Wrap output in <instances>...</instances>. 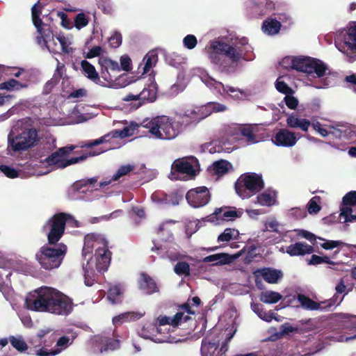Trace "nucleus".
Instances as JSON below:
<instances>
[{"label": "nucleus", "instance_id": "obj_14", "mask_svg": "<svg viewBox=\"0 0 356 356\" xmlns=\"http://www.w3.org/2000/svg\"><path fill=\"white\" fill-rule=\"evenodd\" d=\"M112 252L108 249V242L102 246H97L95 250V258L96 268L98 272L104 273L108 270L111 264Z\"/></svg>", "mask_w": 356, "mask_h": 356}, {"label": "nucleus", "instance_id": "obj_50", "mask_svg": "<svg viewBox=\"0 0 356 356\" xmlns=\"http://www.w3.org/2000/svg\"><path fill=\"white\" fill-rule=\"evenodd\" d=\"M204 108H207V110L209 111V115L213 112H222L227 109L226 106L216 102H209L204 105Z\"/></svg>", "mask_w": 356, "mask_h": 356}, {"label": "nucleus", "instance_id": "obj_1", "mask_svg": "<svg viewBox=\"0 0 356 356\" xmlns=\"http://www.w3.org/2000/svg\"><path fill=\"white\" fill-rule=\"evenodd\" d=\"M72 218L67 213H57L43 225L42 232L47 233V243L41 246L35 253V260L40 267L46 270L58 268L66 255L67 248L58 241L63 237L66 222Z\"/></svg>", "mask_w": 356, "mask_h": 356}, {"label": "nucleus", "instance_id": "obj_55", "mask_svg": "<svg viewBox=\"0 0 356 356\" xmlns=\"http://www.w3.org/2000/svg\"><path fill=\"white\" fill-rule=\"evenodd\" d=\"M122 37L118 32H115L108 39L109 44L113 48H117L122 44Z\"/></svg>", "mask_w": 356, "mask_h": 356}, {"label": "nucleus", "instance_id": "obj_48", "mask_svg": "<svg viewBox=\"0 0 356 356\" xmlns=\"http://www.w3.org/2000/svg\"><path fill=\"white\" fill-rule=\"evenodd\" d=\"M275 88L278 92L287 95H293V90L289 87L284 81H281V77H279L275 81Z\"/></svg>", "mask_w": 356, "mask_h": 356}, {"label": "nucleus", "instance_id": "obj_53", "mask_svg": "<svg viewBox=\"0 0 356 356\" xmlns=\"http://www.w3.org/2000/svg\"><path fill=\"white\" fill-rule=\"evenodd\" d=\"M183 43L186 48L188 49H193L196 47L197 40L194 35L189 34L184 37Z\"/></svg>", "mask_w": 356, "mask_h": 356}, {"label": "nucleus", "instance_id": "obj_54", "mask_svg": "<svg viewBox=\"0 0 356 356\" xmlns=\"http://www.w3.org/2000/svg\"><path fill=\"white\" fill-rule=\"evenodd\" d=\"M319 198L320 197L317 196L314 197L308 202L307 209L309 213H317L321 210V207L316 202V200Z\"/></svg>", "mask_w": 356, "mask_h": 356}, {"label": "nucleus", "instance_id": "obj_28", "mask_svg": "<svg viewBox=\"0 0 356 356\" xmlns=\"http://www.w3.org/2000/svg\"><path fill=\"white\" fill-rule=\"evenodd\" d=\"M298 300L304 309L309 310L323 309L321 303L315 302L305 295L299 294L298 296Z\"/></svg>", "mask_w": 356, "mask_h": 356}, {"label": "nucleus", "instance_id": "obj_40", "mask_svg": "<svg viewBox=\"0 0 356 356\" xmlns=\"http://www.w3.org/2000/svg\"><path fill=\"white\" fill-rule=\"evenodd\" d=\"M9 341L11 345L19 352H24L28 349V345L22 337L10 336Z\"/></svg>", "mask_w": 356, "mask_h": 356}, {"label": "nucleus", "instance_id": "obj_56", "mask_svg": "<svg viewBox=\"0 0 356 356\" xmlns=\"http://www.w3.org/2000/svg\"><path fill=\"white\" fill-rule=\"evenodd\" d=\"M0 170L9 178H15L18 177V172L15 169L6 165H0Z\"/></svg>", "mask_w": 356, "mask_h": 356}, {"label": "nucleus", "instance_id": "obj_21", "mask_svg": "<svg viewBox=\"0 0 356 356\" xmlns=\"http://www.w3.org/2000/svg\"><path fill=\"white\" fill-rule=\"evenodd\" d=\"M314 252V248L305 242H296L286 248V252L291 257L304 256Z\"/></svg>", "mask_w": 356, "mask_h": 356}, {"label": "nucleus", "instance_id": "obj_19", "mask_svg": "<svg viewBox=\"0 0 356 356\" xmlns=\"http://www.w3.org/2000/svg\"><path fill=\"white\" fill-rule=\"evenodd\" d=\"M98 63L101 67V74L106 81H112L114 76L111 75L109 70L113 72H119L120 67L117 61L106 57H100Z\"/></svg>", "mask_w": 356, "mask_h": 356}, {"label": "nucleus", "instance_id": "obj_17", "mask_svg": "<svg viewBox=\"0 0 356 356\" xmlns=\"http://www.w3.org/2000/svg\"><path fill=\"white\" fill-rule=\"evenodd\" d=\"M343 207L341 209V215L345 217L346 222L356 220V215L353 214L351 206H356V191H352L347 193L343 197Z\"/></svg>", "mask_w": 356, "mask_h": 356}, {"label": "nucleus", "instance_id": "obj_24", "mask_svg": "<svg viewBox=\"0 0 356 356\" xmlns=\"http://www.w3.org/2000/svg\"><path fill=\"white\" fill-rule=\"evenodd\" d=\"M203 262H215L213 266L228 264L232 262V257L227 253H218L205 257Z\"/></svg>", "mask_w": 356, "mask_h": 356}, {"label": "nucleus", "instance_id": "obj_36", "mask_svg": "<svg viewBox=\"0 0 356 356\" xmlns=\"http://www.w3.org/2000/svg\"><path fill=\"white\" fill-rule=\"evenodd\" d=\"M239 232L237 229L233 228H226L224 232L218 237V242H229L232 240L237 239Z\"/></svg>", "mask_w": 356, "mask_h": 356}, {"label": "nucleus", "instance_id": "obj_5", "mask_svg": "<svg viewBox=\"0 0 356 356\" xmlns=\"http://www.w3.org/2000/svg\"><path fill=\"white\" fill-rule=\"evenodd\" d=\"M75 148L76 146L73 145L60 147L56 151L48 155L43 161H41V163L44 164L45 163L49 167H54L56 169H63L69 165L86 160L88 156L98 155L106 151L102 150L99 152H90L88 154H82L80 156L73 157L68 159V156L75 149Z\"/></svg>", "mask_w": 356, "mask_h": 356}, {"label": "nucleus", "instance_id": "obj_34", "mask_svg": "<svg viewBox=\"0 0 356 356\" xmlns=\"http://www.w3.org/2000/svg\"><path fill=\"white\" fill-rule=\"evenodd\" d=\"M282 296L277 292L267 291L262 292L260 296V300L266 304H273L279 302Z\"/></svg>", "mask_w": 356, "mask_h": 356}, {"label": "nucleus", "instance_id": "obj_31", "mask_svg": "<svg viewBox=\"0 0 356 356\" xmlns=\"http://www.w3.org/2000/svg\"><path fill=\"white\" fill-rule=\"evenodd\" d=\"M261 275L265 281L268 283H277L278 280L282 277L281 272L270 268H264L261 270Z\"/></svg>", "mask_w": 356, "mask_h": 356}, {"label": "nucleus", "instance_id": "obj_23", "mask_svg": "<svg viewBox=\"0 0 356 356\" xmlns=\"http://www.w3.org/2000/svg\"><path fill=\"white\" fill-rule=\"evenodd\" d=\"M157 89L155 84H149L140 92V99L143 103H139L138 106H141L145 102H153L156 99Z\"/></svg>", "mask_w": 356, "mask_h": 356}, {"label": "nucleus", "instance_id": "obj_20", "mask_svg": "<svg viewBox=\"0 0 356 356\" xmlns=\"http://www.w3.org/2000/svg\"><path fill=\"white\" fill-rule=\"evenodd\" d=\"M138 284L139 289L146 295H152L159 291L155 280L147 273L140 274Z\"/></svg>", "mask_w": 356, "mask_h": 356}, {"label": "nucleus", "instance_id": "obj_25", "mask_svg": "<svg viewBox=\"0 0 356 356\" xmlns=\"http://www.w3.org/2000/svg\"><path fill=\"white\" fill-rule=\"evenodd\" d=\"M281 23L276 19L268 18L263 22L262 29L268 35H275L279 33Z\"/></svg>", "mask_w": 356, "mask_h": 356}, {"label": "nucleus", "instance_id": "obj_62", "mask_svg": "<svg viewBox=\"0 0 356 356\" xmlns=\"http://www.w3.org/2000/svg\"><path fill=\"white\" fill-rule=\"evenodd\" d=\"M56 39L60 44L62 51L65 53H70L71 48L69 47L67 39L63 35L57 36Z\"/></svg>", "mask_w": 356, "mask_h": 356}, {"label": "nucleus", "instance_id": "obj_41", "mask_svg": "<svg viewBox=\"0 0 356 356\" xmlns=\"http://www.w3.org/2000/svg\"><path fill=\"white\" fill-rule=\"evenodd\" d=\"M175 273L178 275H190V266L186 261H178L174 267Z\"/></svg>", "mask_w": 356, "mask_h": 356}, {"label": "nucleus", "instance_id": "obj_7", "mask_svg": "<svg viewBox=\"0 0 356 356\" xmlns=\"http://www.w3.org/2000/svg\"><path fill=\"white\" fill-rule=\"evenodd\" d=\"M264 188V182L261 175L247 172L241 175L234 184L236 193L242 199L249 198Z\"/></svg>", "mask_w": 356, "mask_h": 356}, {"label": "nucleus", "instance_id": "obj_44", "mask_svg": "<svg viewBox=\"0 0 356 356\" xmlns=\"http://www.w3.org/2000/svg\"><path fill=\"white\" fill-rule=\"evenodd\" d=\"M323 263L334 265L335 262L330 260L327 256L321 257L316 254H312L310 259L308 261L309 265H318Z\"/></svg>", "mask_w": 356, "mask_h": 356}, {"label": "nucleus", "instance_id": "obj_9", "mask_svg": "<svg viewBox=\"0 0 356 356\" xmlns=\"http://www.w3.org/2000/svg\"><path fill=\"white\" fill-rule=\"evenodd\" d=\"M337 49L348 58V61L356 60V22H350L342 33V40L337 43Z\"/></svg>", "mask_w": 356, "mask_h": 356}, {"label": "nucleus", "instance_id": "obj_15", "mask_svg": "<svg viewBox=\"0 0 356 356\" xmlns=\"http://www.w3.org/2000/svg\"><path fill=\"white\" fill-rule=\"evenodd\" d=\"M134 134V130L129 127H125L122 130H115L111 133L105 134L98 139L86 143L82 147L91 148L94 146L99 145L102 143L110 141L111 138H124L129 137Z\"/></svg>", "mask_w": 356, "mask_h": 356}, {"label": "nucleus", "instance_id": "obj_16", "mask_svg": "<svg viewBox=\"0 0 356 356\" xmlns=\"http://www.w3.org/2000/svg\"><path fill=\"white\" fill-rule=\"evenodd\" d=\"M107 240L100 234L94 233L88 234L84 237V244L82 249V255L86 259L87 255L92 252V250L97 246H102Z\"/></svg>", "mask_w": 356, "mask_h": 356}, {"label": "nucleus", "instance_id": "obj_10", "mask_svg": "<svg viewBox=\"0 0 356 356\" xmlns=\"http://www.w3.org/2000/svg\"><path fill=\"white\" fill-rule=\"evenodd\" d=\"M200 170L198 159L195 156L184 157L175 160L172 165V170L195 177Z\"/></svg>", "mask_w": 356, "mask_h": 356}, {"label": "nucleus", "instance_id": "obj_18", "mask_svg": "<svg viewBox=\"0 0 356 356\" xmlns=\"http://www.w3.org/2000/svg\"><path fill=\"white\" fill-rule=\"evenodd\" d=\"M273 142L277 146L293 147L297 142L294 133L287 129H280L274 136Z\"/></svg>", "mask_w": 356, "mask_h": 356}, {"label": "nucleus", "instance_id": "obj_6", "mask_svg": "<svg viewBox=\"0 0 356 356\" xmlns=\"http://www.w3.org/2000/svg\"><path fill=\"white\" fill-rule=\"evenodd\" d=\"M39 141L38 132L35 128H25L19 133L12 130L8 136V148L22 153L36 146Z\"/></svg>", "mask_w": 356, "mask_h": 356}, {"label": "nucleus", "instance_id": "obj_29", "mask_svg": "<svg viewBox=\"0 0 356 356\" xmlns=\"http://www.w3.org/2000/svg\"><path fill=\"white\" fill-rule=\"evenodd\" d=\"M134 169V166L131 165H122L119 168L118 171L113 175L112 178L108 181H102L99 183V187L104 188L109 185L112 181H117L122 176L126 175Z\"/></svg>", "mask_w": 356, "mask_h": 356}, {"label": "nucleus", "instance_id": "obj_58", "mask_svg": "<svg viewBox=\"0 0 356 356\" xmlns=\"http://www.w3.org/2000/svg\"><path fill=\"white\" fill-rule=\"evenodd\" d=\"M11 263L10 261H4L2 265H0V268L3 270V271L0 270V277L3 279V277H6V278H9L11 275L12 272L10 271Z\"/></svg>", "mask_w": 356, "mask_h": 356}, {"label": "nucleus", "instance_id": "obj_11", "mask_svg": "<svg viewBox=\"0 0 356 356\" xmlns=\"http://www.w3.org/2000/svg\"><path fill=\"white\" fill-rule=\"evenodd\" d=\"M179 120L181 122V127L183 125H189L192 123H197L200 120L209 116V111L204 106H196L193 108H188L177 114Z\"/></svg>", "mask_w": 356, "mask_h": 356}, {"label": "nucleus", "instance_id": "obj_47", "mask_svg": "<svg viewBox=\"0 0 356 356\" xmlns=\"http://www.w3.org/2000/svg\"><path fill=\"white\" fill-rule=\"evenodd\" d=\"M139 318V316L137 314L134 312H126L122 314H120L118 316L113 318V321L114 324H118V323H122L124 321H128L131 320H135Z\"/></svg>", "mask_w": 356, "mask_h": 356}, {"label": "nucleus", "instance_id": "obj_42", "mask_svg": "<svg viewBox=\"0 0 356 356\" xmlns=\"http://www.w3.org/2000/svg\"><path fill=\"white\" fill-rule=\"evenodd\" d=\"M218 347V343L216 341H208L204 339L202 341L201 351L211 355L215 353Z\"/></svg>", "mask_w": 356, "mask_h": 356}, {"label": "nucleus", "instance_id": "obj_51", "mask_svg": "<svg viewBox=\"0 0 356 356\" xmlns=\"http://www.w3.org/2000/svg\"><path fill=\"white\" fill-rule=\"evenodd\" d=\"M241 135L246 138L248 143H255L257 142L251 127H243L241 130Z\"/></svg>", "mask_w": 356, "mask_h": 356}, {"label": "nucleus", "instance_id": "obj_49", "mask_svg": "<svg viewBox=\"0 0 356 356\" xmlns=\"http://www.w3.org/2000/svg\"><path fill=\"white\" fill-rule=\"evenodd\" d=\"M89 18L83 13L76 15L74 18V26L77 29H81L88 25Z\"/></svg>", "mask_w": 356, "mask_h": 356}, {"label": "nucleus", "instance_id": "obj_32", "mask_svg": "<svg viewBox=\"0 0 356 356\" xmlns=\"http://www.w3.org/2000/svg\"><path fill=\"white\" fill-rule=\"evenodd\" d=\"M257 202L261 206L271 207L276 202V194L274 193L272 195L268 192L261 193L257 195Z\"/></svg>", "mask_w": 356, "mask_h": 356}, {"label": "nucleus", "instance_id": "obj_35", "mask_svg": "<svg viewBox=\"0 0 356 356\" xmlns=\"http://www.w3.org/2000/svg\"><path fill=\"white\" fill-rule=\"evenodd\" d=\"M28 87V84L25 83H21L16 79H10L7 81L0 83V90H19L22 88H26Z\"/></svg>", "mask_w": 356, "mask_h": 356}, {"label": "nucleus", "instance_id": "obj_12", "mask_svg": "<svg viewBox=\"0 0 356 356\" xmlns=\"http://www.w3.org/2000/svg\"><path fill=\"white\" fill-rule=\"evenodd\" d=\"M188 203L194 208L205 206L211 200V193L206 186L189 190L186 195Z\"/></svg>", "mask_w": 356, "mask_h": 356}, {"label": "nucleus", "instance_id": "obj_60", "mask_svg": "<svg viewBox=\"0 0 356 356\" xmlns=\"http://www.w3.org/2000/svg\"><path fill=\"white\" fill-rule=\"evenodd\" d=\"M120 70L129 71L131 70V60L128 56H122L120 58Z\"/></svg>", "mask_w": 356, "mask_h": 356}, {"label": "nucleus", "instance_id": "obj_38", "mask_svg": "<svg viewBox=\"0 0 356 356\" xmlns=\"http://www.w3.org/2000/svg\"><path fill=\"white\" fill-rule=\"evenodd\" d=\"M158 60V55L154 51L148 52L143 58L145 62L144 73L148 72Z\"/></svg>", "mask_w": 356, "mask_h": 356}, {"label": "nucleus", "instance_id": "obj_13", "mask_svg": "<svg viewBox=\"0 0 356 356\" xmlns=\"http://www.w3.org/2000/svg\"><path fill=\"white\" fill-rule=\"evenodd\" d=\"M243 214V209L236 210V208L223 207L216 208L214 212L207 216L204 220L219 224L220 220H232L236 218H240Z\"/></svg>", "mask_w": 356, "mask_h": 356}, {"label": "nucleus", "instance_id": "obj_57", "mask_svg": "<svg viewBox=\"0 0 356 356\" xmlns=\"http://www.w3.org/2000/svg\"><path fill=\"white\" fill-rule=\"evenodd\" d=\"M58 83V78H51L46 82L43 87L42 94L49 95L52 91L53 88Z\"/></svg>", "mask_w": 356, "mask_h": 356}, {"label": "nucleus", "instance_id": "obj_46", "mask_svg": "<svg viewBox=\"0 0 356 356\" xmlns=\"http://www.w3.org/2000/svg\"><path fill=\"white\" fill-rule=\"evenodd\" d=\"M222 90L235 99H241L244 95V92L241 90L233 86L224 85L222 86Z\"/></svg>", "mask_w": 356, "mask_h": 356}, {"label": "nucleus", "instance_id": "obj_30", "mask_svg": "<svg viewBox=\"0 0 356 356\" xmlns=\"http://www.w3.org/2000/svg\"><path fill=\"white\" fill-rule=\"evenodd\" d=\"M81 67L87 77L95 83L99 81V76L95 67L88 61L83 60L81 63Z\"/></svg>", "mask_w": 356, "mask_h": 356}, {"label": "nucleus", "instance_id": "obj_64", "mask_svg": "<svg viewBox=\"0 0 356 356\" xmlns=\"http://www.w3.org/2000/svg\"><path fill=\"white\" fill-rule=\"evenodd\" d=\"M302 118H300L297 115H291L286 119L287 125L291 128H296L297 124Z\"/></svg>", "mask_w": 356, "mask_h": 356}, {"label": "nucleus", "instance_id": "obj_37", "mask_svg": "<svg viewBox=\"0 0 356 356\" xmlns=\"http://www.w3.org/2000/svg\"><path fill=\"white\" fill-rule=\"evenodd\" d=\"M329 133L330 135H332L334 138H347L348 135L350 134V130L343 126H337L336 127H330Z\"/></svg>", "mask_w": 356, "mask_h": 356}, {"label": "nucleus", "instance_id": "obj_27", "mask_svg": "<svg viewBox=\"0 0 356 356\" xmlns=\"http://www.w3.org/2000/svg\"><path fill=\"white\" fill-rule=\"evenodd\" d=\"M123 293V290L120 285H114L108 290L107 298L112 304H118L122 301Z\"/></svg>", "mask_w": 356, "mask_h": 356}, {"label": "nucleus", "instance_id": "obj_3", "mask_svg": "<svg viewBox=\"0 0 356 356\" xmlns=\"http://www.w3.org/2000/svg\"><path fill=\"white\" fill-rule=\"evenodd\" d=\"M210 46L207 49L208 56L211 62L218 65L222 71H228L229 65L224 57L228 58L232 63L237 65L241 60H248L245 50L246 47H243L248 44L246 38L241 39L240 43L241 46L237 44L233 46L226 42L218 40H211Z\"/></svg>", "mask_w": 356, "mask_h": 356}, {"label": "nucleus", "instance_id": "obj_61", "mask_svg": "<svg viewBox=\"0 0 356 356\" xmlns=\"http://www.w3.org/2000/svg\"><path fill=\"white\" fill-rule=\"evenodd\" d=\"M284 102L287 107L290 109H295L296 108L298 101V99L292 96V95H287L284 97Z\"/></svg>", "mask_w": 356, "mask_h": 356}, {"label": "nucleus", "instance_id": "obj_26", "mask_svg": "<svg viewBox=\"0 0 356 356\" xmlns=\"http://www.w3.org/2000/svg\"><path fill=\"white\" fill-rule=\"evenodd\" d=\"M100 352H106L108 350H115L120 348V340L107 337H102L100 338Z\"/></svg>", "mask_w": 356, "mask_h": 356}, {"label": "nucleus", "instance_id": "obj_52", "mask_svg": "<svg viewBox=\"0 0 356 356\" xmlns=\"http://www.w3.org/2000/svg\"><path fill=\"white\" fill-rule=\"evenodd\" d=\"M84 270V283L88 286H91L95 283V273L90 269H88L87 267H83Z\"/></svg>", "mask_w": 356, "mask_h": 356}, {"label": "nucleus", "instance_id": "obj_43", "mask_svg": "<svg viewBox=\"0 0 356 356\" xmlns=\"http://www.w3.org/2000/svg\"><path fill=\"white\" fill-rule=\"evenodd\" d=\"M319 239L324 241V243L321 244V247L324 250H332L339 246H349L348 244L341 241L325 240L322 238H319Z\"/></svg>", "mask_w": 356, "mask_h": 356}, {"label": "nucleus", "instance_id": "obj_8", "mask_svg": "<svg viewBox=\"0 0 356 356\" xmlns=\"http://www.w3.org/2000/svg\"><path fill=\"white\" fill-rule=\"evenodd\" d=\"M291 67L308 74L315 73L317 77H322L327 70L326 65L321 60L310 57L294 58L291 60Z\"/></svg>", "mask_w": 356, "mask_h": 356}, {"label": "nucleus", "instance_id": "obj_4", "mask_svg": "<svg viewBox=\"0 0 356 356\" xmlns=\"http://www.w3.org/2000/svg\"><path fill=\"white\" fill-rule=\"evenodd\" d=\"M143 126L149 129L154 138L161 140H172L181 131V122L173 120L166 116L153 118L148 122H143Z\"/></svg>", "mask_w": 356, "mask_h": 356}, {"label": "nucleus", "instance_id": "obj_59", "mask_svg": "<svg viewBox=\"0 0 356 356\" xmlns=\"http://www.w3.org/2000/svg\"><path fill=\"white\" fill-rule=\"evenodd\" d=\"M290 215L296 220H300L307 216V212L305 209L293 208L290 211Z\"/></svg>", "mask_w": 356, "mask_h": 356}, {"label": "nucleus", "instance_id": "obj_45", "mask_svg": "<svg viewBox=\"0 0 356 356\" xmlns=\"http://www.w3.org/2000/svg\"><path fill=\"white\" fill-rule=\"evenodd\" d=\"M339 293H335L333 297L326 301L321 302V304L323 305V309L325 310H329L332 307L336 305H339L341 302L343 300V297L339 298Z\"/></svg>", "mask_w": 356, "mask_h": 356}, {"label": "nucleus", "instance_id": "obj_39", "mask_svg": "<svg viewBox=\"0 0 356 356\" xmlns=\"http://www.w3.org/2000/svg\"><path fill=\"white\" fill-rule=\"evenodd\" d=\"M156 233L160 236L162 240L165 241L172 238L173 236L171 230L168 228V222L161 224L157 228Z\"/></svg>", "mask_w": 356, "mask_h": 356}, {"label": "nucleus", "instance_id": "obj_63", "mask_svg": "<svg viewBox=\"0 0 356 356\" xmlns=\"http://www.w3.org/2000/svg\"><path fill=\"white\" fill-rule=\"evenodd\" d=\"M102 52V48L99 46H95L92 47L86 54V58H92L99 56Z\"/></svg>", "mask_w": 356, "mask_h": 356}, {"label": "nucleus", "instance_id": "obj_2", "mask_svg": "<svg viewBox=\"0 0 356 356\" xmlns=\"http://www.w3.org/2000/svg\"><path fill=\"white\" fill-rule=\"evenodd\" d=\"M26 307L31 311L67 315L72 310V302L58 290L41 286L30 292L25 299Z\"/></svg>", "mask_w": 356, "mask_h": 356}, {"label": "nucleus", "instance_id": "obj_33", "mask_svg": "<svg viewBox=\"0 0 356 356\" xmlns=\"http://www.w3.org/2000/svg\"><path fill=\"white\" fill-rule=\"evenodd\" d=\"M230 168H232L231 163L225 160L216 161L212 165L213 171L218 176L226 174Z\"/></svg>", "mask_w": 356, "mask_h": 356}, {"label": "nucleus", "instance_id": "obj_22", "mask_svg": "<svg viewBox=\"0 0 356 356\" xmlns=\"http://www.w3.org/2000/svg\"><path fill=\"white\" fill-rule=\"evenodd\" d=\"M251 308L261 319L266 322H271L273 319H275L277 321H279L277 314L271 310L268 312L265 311L261 304L252 303Z\"/></svg>", "mask_w": 356, "mask_h": 356}]
</instances>
